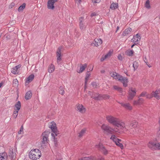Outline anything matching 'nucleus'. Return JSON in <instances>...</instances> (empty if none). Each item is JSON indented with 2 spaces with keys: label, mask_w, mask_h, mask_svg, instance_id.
Wrapping results in <instances>:
<instances>
[{
  "label": "nucleus",
  "mask_w": 160,
  "mask_h": 160,
  "mask_svg": "<svg viewBox=\"0 0 160 160\" xmlns=\"http://www.w3.org/2000/svg\"><path fill=\"white\" fill-rule=\"evenodd\" d=\"M103 146V145L101 143H99L98 144L96 145L95 146L96 148H98V149L100 150Z\"/></svg>",
  "instance_id": "obj_43"
},
{
  "label": "nucleus",
  "mask_w": 160,
  "mask_h": 160,
  "mask_svg": "<svg viewBox=\"0 0 160 160\" xmlns=\"http://www.w3.org/2000/svg\"><path fill=\"white\" fill-rule=\"evenodd\" d=\"M119 75H117V74L116 72H112L110 73L111 76L114 78H115L118 79V76Z\"/></svg>",
  "instance_id": "obj_37"
},
{
  "label": "nucleus",
  "mask_w": 160,
  "mask_h": 160,
  "mask_svg": "<svg viewBox=\"0 0 160 160\" xmlns=\"http://www.w3.org/2000/svg\"><path fill=\"white\" fill-rule=\"evenodd\" d=\"M62 48L61 47H59L57 50L56 52V56L57 58V62L59 64L61 60V50Z\"/></svg>",
  "instance_id": "obj_10"
},
{
  "label": "nucleus",
  "mask_w": 160,
  "mask_h": 160,
  "mask_svg": "<svg viewBox=\"0 0 160 160\" xmlns=\"http://www.w3.org/2000/svg\"><path fill=\"white\" fill-rule=\"evenodd\" d=\"M34 75L33 74H31L26 79V83L28 84L31 82L33 79Z\"/></svg>",
  "instance_id": "obj_24"
},
{
  "label": "nucleus",
  "mask_w": 160,
  "mask_h": 160,
  "mask_svg": "<svg viewBox=\"0 0 160 160\" xmlns=\"http://www.w3.org/2000/svg\"><path fill=\"white\" fill-rule=\"evenodd\" d=\"M7 156L6 152L0 153V160H7Z\"/></svg>",
  "instance_id": "obj_21"
},
{
  "label": "nucleus",
  "mask_w": 160,
  "mask_h": 160,
  "mask_svg": "<svg viewBox=\"0 0 160 160\" xmlns=\"http://www.w3.org/2000/svg\"><path fill=\"white\" fill-rule=\"evenodd\" d=\"M26 4L25 3H23L22 5L20 6L18 8V11L19 12H22L23 9L25 7Z\"/></svg>",
  "instance_id": "obj_33"
},
{
  "label": "nucleus",
  "mask_w": 160,
  "mask_h": 160,
  "mask_svg": "<svg viewBox=\"0 0 160 160\" xmlns=\"http://www.w3.org/2000/svg\"><path fill=\"white\" fill-rule=\"evenodd\" d=\"M148 147L152 149H156V143L150 141L148 144Z\"/></svg>",
  "instance_id": "obj_19"
},
{
  "label": "nucleus",
  "mask_w": 160,
  "mask_h": 160,
  "mask_svg": "<svg viewBox=\"0 0 160 160\" xmlns=\"http://www.w3.org/2000/svg\"><path fill=\"white\" fill-rule=\"evenodd\" d=\"M101 150L104 154L106 155L108 153V151L103 146L102 147Z\"/></svg>",
  "instance_id": "obj_39"
},
{
  "label": "nucleus",
  "mask_w": 160,
  "mask_h": 160,
  "mask_svg": "<svg viewBox=\"0 0 160 160\" xmlns=\"http://www.w3.org/2000/svg\"><path fill=\"white\" fill-rule=\"evenodd\" d=\"M144 102V100L142 98H139L138 100L133 101V104L134 105H140L142 104Z\"/></svg>",
  "instance_id": "obj_17"
},
{
  "label": "nucleus",
  "mask_w": 160,
  "mask_h": 160,
  "mask_svg": "<svg viewBox=\"0 0 160 160\" xmlns=\"http://www.w3.org/2000/svg\"><path fill=\"white\" fill-rule=\"evenodd\" d=\"M79 160H93L92 158H91L89 157H84L82 158L79 159Z\"/></svg>",
  "instance_id": "obj_47"
},
{
  "label": "nucleus",
  "mask_w": 160,
  "mask_h": 160,
  "mask_svg": "<svg viewBox=\"0 0 160 160\" xmlns=\"http://www.w3.org/2000/svg\"><path fill=\"white\" fill-rule=\"evenodd\" d=\"M106 119L109 123L120 129L121 132H123L124 131L128 129L129 125H125L124 122L120 121L117 118L111 115H108L106 116Z\"/></svg>",
  "instance_id": "obj_1"
},
{
  "label": "nucleus",
  "mask_w": 160,
  "mask_h": 160,
  "mask_svg": "<svg viewBox=\"0 0 160 160\" xmlns=\"http://www.w3.org/2000/svg\"><path fill=\"white\" fill-rule=\"evenodd\" d=\"M15 107L17 108L16 111H18L21 108V103L20 101H18L15 104Z\"/></svg>",
  "instance_id": "obj_31"
},
{
  "label": "nucleus",
  "mask_w": 160,
  "mask_h": 160,
  "mask_svg": "<svg viewBox=\"0 0 160 160\" xmlns=\"http://www.w3.org/2000/svg\"><path fill=\"white\" fill-rule=\"evenodd\" d=\"M92 2L93 3H98L100 2V0H92Z\"/></svg>",
  "instance_id": "obj_51"
},
{
  "label": "nucleus",
  "mask_w": 160,
  "mask_h": 160,
  "mask_svg": "<svg viewBox=\"0 0 160 160\" xmlns=\"http://www.w3.org/2000/svg\"><path fill=\"white\" fill-rule=\"evenodd\" d=\"M102 43V39L100 38H95L94 40L93 44L96 47H98Z\"/></svg>",
  "instance_id": "obj_18"
},
{
  "label": "nucleus",
  "mask_w": 160,
  "mask_h": 160,
  "mask_svg": "<svg viewBox=\"0 0 160 160\" xmlns=\"http://www.w3.org/2000/svg\"><path fill=\"white\" fill-rule=\"evenodd\" d=\"M79 27L82 30H85L87 26V23L85 22L84 18L82 17L80 18L79 20Z\"/></svg>",
  "instance_id": "obj_6"
},
{
  "label": "nucleus",
  "mask_w": 160,
  "mask_h": 160,
  "mask_svg": "<svg viewBox=\"0 0 160 160\" xmlns=\"http://www.w3.org/2000/svg\"><path fill=\"white\" fill-rule=\"evenodd\" d=\"M120 141H118L116 143H115L116 145L120 147L122 149L123 148V145L120 142Z\"/></svg>",
  "instance_id": "obj_41"
},
{
  "label": "nucleus",
  "mask_w": 160,
  "mask_h": 160,
  "mask_svg": "<svg viewBox=\"0 0 160 160\" xmlns=\"http://www.w3.org/2000/svg\"><path fill=\"white\" fill-rule=\"evenodd\" d=\"M15 5V4L13 3H12L9 6V8H12Z\"/></svg>",
  "instance_id": "obj_53"
},
{
  "label": "nucleus",
  "mask_w": 160,
  "mask_h": 160,
  "mask_svg": "<svg viewBox=\"0 0 160 160\" xmlns=\"http://www.w3.org/2000/svg\"><path fill=\"white\" fill-rule=\"evenodd\" d=\"M54 144L55 146L56 147H57V146H58V143H57V142L56 141H55V140L54 141Z\"/></svg>",
  "instance_id": "obj_56"
},
{
  "label": "nucleus",
  "mask_w": 160,
  "mask_h": 160,
  "mask_svg": "<svg viewBox=\"0 0 160 160\" xmlns=\"http://www.w3.org/2000/svg\"><path fill=\"white\" fill-rule=\"evenodd\" d=\"M141 39V38L138 34H137L134 35L132 39V42H133L135 44H138L140 42Z\"/></svg>",
  "instance_id": "obj_14"
},
{
  "label": "nucleus",
  "mask_w": 160,
  "mask_h": 160,
  "mask_svg": "<svg viewBox=\"0 0 160 160\" xmlns=\"http://www.w3.org/2000/svg\"><path fill=\"white\" fill-rule=\"evenodd\" d=\"M18 81L17 79H14L13 82V86L14 87L17 88L18 86Z\"/></svg>",
  "instance_id": "obj_34"
},
{
  "label": "nucleus",
  "mask_w": 160,
  "mask_h": 160,
  "mask_svg": "<svg viewBox=\"0 0 160 160\" xmlns=\"http://www.w3.org/2000/svg\"><path fill=\"white\" fill-rule=\"evenodd\" d=\"M87 66V65L86 64H84L83 66H82L80 68V70L79 71H78V72L81 73L85 69Z\"/></svg>",
  "instance_id": "obj_32"
},
{
  "label": "nucleus",
  "mask_w": 160,
  "mask_h": 160,
  "mask_svg": "<svg viewBox=\"0 0 160 160\" xmlns=\"http://www.w3.org/2000/svg\"><path fill=\"white\" fill-rule=\"evenodd\" d=\"M138 122L135 121H132V122L128 123L126 125H129L128 129L125 131L128 130L131 134L135 135L137 133V130L135 128L137 127Z\"/></svg>",
  "instance_id": "obj_4"
},
{
  "label": "nucleus",
  "mask_w": 160,
  "mask_h": 160,
  "mask_svg": "<svg viewBox=\"0 0 160 160\" xmlns=\"http://www.w3.org/2000/svg\"><path fill=\"white\" fill-rule=\"evenodd\" d=\"M16 153L13 151L12 148L10 149L9 151L8 155L11 159H14L15 158Z\"/></svg>",
  "instance_id": "obj_16"
},
{
  "label": "nucleus",
  "mask_w": 160,
  "mask_h": 160,
  "mask_svg": "<svg viewBox=\"0 0 160 160\" xmlns=\"http://www.w3.org/2000/svg\"><path fill=\"white\" fill-rule=\"evenodd\" d=\"M125 109L127 110H131L132 109V106L129 103H120Z\"/></svg>",
  "instance_id": "obj_20"
},
{
  "label": "nucleus",
  "mask_w": 160,
  "mask_h": 160,
  "mask_svg": "<svg viewBox=\"0 0 160 160\" xmlns=\"http://www.w3.org/2000/svg\"><path fill=\"white\" fill-rule=\"evenodd\" d=\"M59 93L60 94H63L64 93V88L62 86H61L59 89Z\"/></svg>",
  "instance_id": "obj_35"
},
{
  "label": "nucleus",
  "mask_w": 160,
  "mask_h": 160,
  "mask_svg": "<svg viewBox=\"0 0 160 160\" xmlns=\"http://www.w3.org/2000/svg\"><path fill=\"white\" fill-rule=\"evenodd\" d=\"M118 79L122 83L124 87H126L127 86L128 80L127 78L118 75Z\"/></svg>",
  "instance_id": "obj_8"
},
{
  "label": "nucleus",
  "mask_w": 160,
  "mask_h": 160,
  "mask_svg": "<svg viewBox=\"0 0 160 160\" xmlns=\"http://www.w3.org/2000/svg\"><path fill=\"white\" fill-rule=\"evenodd\" d=\"M48 127L51 128L52 131L57 135V128L56 127L55 123L54 122H52L49 124L48 125Z\"/></svg>",
  "instance_id": "obj_13"
},
{
  "label": "nucleus",
  "mask_w": 160,
  "mask_h": 160,
  "mask_svg": "<svg viewBox=\"0 0 160 160\" xmlns=\"http://www.w3.org/2000/svg\"><path fill=\"white\" fill-rule=\"evenodd\" d=\"M55 70V67L52 64H51L49 67L48 72L49 73H52Z\"/></svg>",
  "instance_id": "obj_27"
},
{
  "label": "nucleus",
  "mask_w": 160,
  "mask_h": 160,
  "mask_svg": "<svg viewBox=\"0 0 160 160\" xmlns=\"http://www.w3.org/2000/svg\"><path fill=\"white\" fill-rule=\"evenodd\" d=\"M41 155V151L38 149H32L29 154V158L33 160L39 158Z\"/></svg>",
  "instance_id": "obj_3"
},
{
  "label": "nucleus",
  "mask_w": 160,
  "mask_h": 160,
  "mask_svg": "<svg viewBox=\"0 0 160 160\" xmlns=\"http://www.w3.org/2000/svg\"><path fill=\"white\" fill-rule=\"evenodd\" d=\"M138 65L137 62H134L133 64V67L134 68V71H135L137 69L138 67Z\"/></svg>",
  "instance_id": "obj_38"
},
{
  "label": "nucleus",
  "mask_w": 160,
  "mask_h": 160,
  "mask_svg": "<svg viewBox=\"0 0 160 160\" xmlns=\"http://www.w3.org/2000/svg\"><path fill=\"white\" fill-rule=\"evenodd\" d=\"M21 67V65H19L14 67L12 69V72L14 74H18L19 73L18 69Z\"/></svg>",
  "instance_id": "obj_15"
},
{
  "label": "nucleus",
  "mask_w": 160,
  "mask_h": 160,
  "mask_svg": "<svg viewBox=\"0 0 160 160\" xmlns=\"http://www.w3.org/2000/svg\"><path fill=\"white\" fill-rule=\"evenodd\" d=\"M32 96V92L30 91H28L26 94L25 99L27 100L31 98Z\"/></svg>",
  "instance_id": "obj_25"
},
{
  "label": "nucleus",
  "mask_w": 160,
  "mask_h": 160,
  "mask_svg": "<svg viewBox=\"0 0 160 160\" xmlns=\"http://www.w3.org/2000/svg\"><path fill=\"white\" fill-rule=\"evenodd\" d=\"M99 97H101L102 98L104 99H108L110 96L109 95H102L101 96H99Z\"/></svg>",
  "instance_id": "obj_40"
},
{
  "label": "nucleus",
  "mask_w": 160,
  "mask_h": 160,
  "mask_svg": "<svg viewBox=\"0 0 160 160\" xmlns=\"http://www.w3.org/2000/svg\"><path fill=\"white\" fill-rule=\"evenodd\" d=\"M119 29V27L118 26L117 28V30L116 31V32H117V31Z\"/></svg>",
  "instance_id": "obj_61"
},
{
  "label": "nucleus",
  "mask_w": 160,
  "mask_h": 160,
  "mask_svg": "<svg viewBox=\"0 0 160 160\" xmlns=\"http://www.w3.org/2000/svg\"><path fill=\"white\" fill-rule=\"evenodd\" d=\"M58 0H48L47 3V8L48 9L53 10L54 8V3Z\"/></svg>",
  "instance_id": "obj_11"
},
{
  "label": "nucleus",
  "mask_w": 160,
  "mask_h": 160,
  "mask_svg": "<svg viewBox=\"0 0 160 160\" xmlns=\"http://www.w3.org/2000/svg\"><path fill=\"white\" fill-rule=\"evenodd\" d=\"M76 3H80L81 2V0H75Z\"/></svg>",
  "instance_id": "obj_55"
},
{
  "label": "nucleus",
  "mask_w": 160,
  "mask_h": 160,
  "mask_svg": "<svg viewBox=\"0 0 160 160\" xmlns=\"http://www.w3.org/2000/svg\"><path fill=\"white\" fill-rule=\"evenodd\" d=\"M85 129H82L81 130L80 132L79 133V137H82L85 133Z\"/></svg>",
  "instance_id": "obj_44"
},
{
  "label": "nucleus",
  "mask_w": 160,
  "mask_h": 160,
  "mask_svg": "<svg viewBox=\"0 0 160 160\" xmlns=\"http://www.w3.org/2000/svg\"><path fill=\"white\" fill-rule=\"evenodd\" d=\"M135 44H133L132 45V46H131V48H132L133 46L135 45Z\"/></svg>",
  "instance_id": "obj_64"
},
{
  "label": "nucleus",
  "mask_w": 160,
  "mask_h": 160,
  "mask_svg": "<svg viewBox=\"0 0 160 160\" xmlns=\"http://www.w3.org/2000/svg\"><path fill=\"white\" fill-rule=\"evenodd\" d=\"M133 52H134L133 51L128 50L126 52V53L128 56H132V55Z\"/></svg>",
  "instance_id": "obj_36"
},
{
  "label": "nucleus",
  "mask_w": 160,
  "mask_h": 160,
  "mask_svg": "<svg viewBox=\"0 0 160 160\" xmlns=\"http://www.w3.org/2000/svg\"><path fill=\"white\" fill-rule=\"evenodd\" d=\"M113 87L115 90H117L119 92L121 93L122 92V88L116 85H114Z\"/></svg>",
  "instance_id": "obj_30"
},
{
  "label": "nucleus",
  "mask_w": 160,
  "mask_h": 160,
  "mask_svg": "<svg viewBox=\"0 0 160 160\" xmlns=\"http://www.w3.org/2000/svg\"><path fill=\"white\" fill-rule=\"evenodd\" d=\"M77 110L82 113H84L86 111L85 108L82 104L78 103L76 105Z\"/></svg>",
  "instance_id": "obj_12"
},
{
  "label": "nucleus",
  "mask_w": 160,
  "mask_h": 160,
  "mask_svg": "<svg viewBox=\"0 0 160 160\" xmlns=\"http://www.w3.org/2000/svg\"><path fill=\"white\" fill-rule=\"evenodd\" d=\"M118 58L120 60H122V57L121 55H119L118 56Z\"/></svg>",
  "instance_id": "obj_52"
},
{
  "label": "nucleus",
  "mask_w": 160,
  "mask_h": 160,
  "mask_svg": "<svg viewBox=\"0 0 160 160\" xmlns=\"http://www.w3.org/2000/svg\"><path fill=\"white\" fill-rule=\"evenodd\" d=\"M92 85L94 88H97L98 86V84L95 82H92Z\"/></svg>",
  "instance_id": "obj_45"
},
{
  "label": "nucleus",
  "mask_w": 160,
  "mask_h": 160,
  "mask_svg": "<svg viewBox=\"0 0 160 160\" xmlns=\"http://www.w3.org/2000/svg\"><path fill=\"white\" fill-rule=\"evenodd\" d=\"M118 7V4L117 3H112L111 6L110 8L112 10H114L117 8Z\"/></svg>",
  "instance_id": "obj_29"
},
{
  "label": "nucleus",
  "mask_w": 160,
  "mask_h": 160,
  "mask_svg": "<svg viewBox=\"0 0 160 160\" xmlns=\"http://www.w3.org/2000/svg\"><path fill=\"white\" fill-rule=\"evenodd\" d=\"M146 60V57H144L143 58V60L145 62H146L145 61V60Z\"/></svg>",
  "instance_id": "obj_60"
},
{
  "label": "nucleus",
  "mask_w": 160,
  "mask_h": 160,
  "mask_svg": "<svg viewBox=\"0 0 160 160\" xmlns=\"http://www.w3.org/2000/svg\"><path fill=\"white\" fill-rule=\"evenodd\" d=\"M96 160H104V159L102 157L99 158Z\"/></svg>",
  "instance_id": "obj_59"
},
{
  "label": "nucleus",
  "mask_w": 160,
  "mask_h": 160,
  "mask_svg": "<svg viewBox=\"0 0 160 160\" xmlns=\"http://www.w3.org/2000/svg\"><path fill=\"white\" fill-rule=\"evenodd\" d=\"M96 13H95V12H94V13H92V14H91V16L93 17L94 16H96Z\"/></svg>",
  "instance_id": "obj_57"
},
{
  "label": "nucleus",
  "mask_w": 160,
  "mask_h": 160,
  "mask_svg": "<svg viewBox=\"0 0 160 160\" xmlns=\"http://www.w3.org/2000/svg\"><path fill=\"white\" fill-rule=\"evenodd\" d=\"M23 129V127H22V126H21V127L20 128L19 131L18 132V134H22V132Z\"/></svg>",
  "instance_id": "obj_49"
},
{
  "label": "nucleus",
  "mask_w": 160,
  "mask_h": 160,
  "mask_svg": "<svg viewBox=\"0 0 160 160\" xmlns=\"http://www.w3.org/2000/svg\"><path fill=\"white\" fill-rule=\"evenodd\" d=\"M101 72L102 73H103L105 71L104 70H102L101 71Z\"/></svg>",
  "instance_id": "obj_62"
},
{
  "label": "nucleus",
  "mask_w": 160,
  "mask_h": 160,
  "mask_svg": "<svg viewBox=\"0 0 160 160\" xmlns=\"http://www.w3.org/2000/svg\"><path fill=\"white\" fill-rule=\"evenodd\" d=\"M49 134L50 133L48 131H45L42 133L41 137L42 138V143L43 144L47 143V140Z\"/></svg>",
  "instance_id": "obj_9"
},
{
  "label": "nucleus",
  "mask_w": 160,
  "mask_h": 160,
  "mask_svg": "<svg viewBox=\"0 0 160 160\" xmlns=\"http://www.w3.org/2000/svg\"><path fill=\"white\" fill-rule=\"evenodd\" d=\"M145 62V63H146V64L148 66V67H149V68H150V67H151V66L148 63V62Z\"/></svg>",
  "instance_id": "obj_58"
},
{
  "label": "nucleus",
  "mask_w": 160,
  "mask_h": 160,
  "mask_svg": "<svg viewBox=\"0 0 160 160\" xmlns=\"http://www.w3.org/2000/svg\"><path fill=\"white\" fill-rule=\"evenodd\" d=\"M111 52H109L107 54L105 55L104 56L102 57L101 58V61H104L105 59L110 57V56L111 55Z\"/></svg>",
  "instance_id": "obj_28"
},
{
  "label": "nucleus",
  "mask_w": 160,
  "mask_h": 160,
  "mask_svg": "<svg viewBox=\"0 0 160 160\" xmlns=\"http://www.w3.org/2000/svg\"><path fill=\"white\" fill-rule=\"evenodd\" d=\"M132 30V28H130L126 29L123 32V35L125 36L128 35V34L130 33Z\"/></svg>",
  "instance_id": "obj_23"
},
{
  "label": "nucleus",
  "mask_w": 160,
  "mask_h": 160,
  "mask_svg": "<svg viewBox=\"0 0 160 160\" xmlns=\"http://www.w3.org/2000/svg\"><path fill=\"white\" fill-rule=\"evenodd\" d=\"M156 149H160V143H156Z\"/></svg>",
  "instance_id": "obj_50"
},
{
  "label": "nucleus",
  "mask_w": 160,
  "mask_h": 160,
  "mask_svg": "<svg viewBox=\"0 0 160 160\" xmlns=\"http://www.w3.org/2000/svg\"><path fill=\"white\" fill-rule=\"evenodd\" d=\"M102 129L107 134H112L114 131L116 132L120 133L121 131L118 128H116V129H114L109 125L103 124L101 126Z\"/></svg>",
  "instance_id": "obj_2"
},
{
  "label": "nucleus",
  "mask_w": 160,
  "mask_h": 160,
  "mask_svg": "<svg viewBox=\"0 0 160 160\" xmlns=\"http://www.w3.org/2000/svg\"><path fill=\"white\" fill-rule=\"evenodd\" d=\"M160 93V90H157L155 92L153 91L151 93V95L150 96L149 95H147V98H150L153 97H154L157 99H160V96L159 95Z\"/></svg>",
  "instance_id": "obj_7"
},
{
  "label": "nucleus",
  "mask_w": 160,
  "mask_h": 160,
  "mask_svg": "<svg viewBox=\"0 0 160 160\" xmlns=\"http://www.w3.org/2000/svg\"><path fill=\"white\" fill-rule=\"evenodd\" d=\"M93 68H92L91 70L89 69V70H88L87 72H89L90 71H92V70ZM90 73L88 72H87L86 74V77L85 78V87L86 86V84H87V81H88V78L90 76Z\"/></svg>",
  "instance_id": "obj_26"
},
{
  "label": "nucleus",
  "mask_w": 160,
  "mask_h": 160,
  "mask_svg": "<svg viewBox=\"0 0 160 160\" xmlns=\"http://www.w3.org/2000/svg\"><path fill=\"white\" fill-rule=\"evenodd\" d=\"M18 111H14V113L12 115V116L14 118H16L17 117V116L18 115Z\"/></svg>",
  "instance_id": "obj_46"
},
{
  "label": "nucleus",
  "mask_w": 160,
  "mask_h": 160,
  "mask_svg": "<svg viewBox=\"0 0 160 160\" xmlns=\"http://www.w3.org/2000/svg\"><path fill=\"white\" fill-rule=\"evenodd\" d=\"M110 139L113 141L115 143H116L118 141H121V140L120 139L118 138L114 134L112 135Z\"/></svg>",
  "instance_id": "obj_22"
},
{
  "label": "nucleus",
  "mask_w": 160,
  "mask_h": 160,
  "mask_svg": "<svg viewBox=\"0 0 160 160\" xmlns=\"http://www.w3.org/2000/svg\"><path fill=\"white\" fill-rule=\"evenodd\" d=\"M147 95H148L147 94V92H142L140 95V97H144L146 95L147 96Z\"/></svg>",
  "instance_id": "obj_48"
},
{
  "label": "nucleus",
  "mask_w": 160,
  "mask_h": 160,
  "mask_svg": "<svg viewBox=\"0 0 160 160\" xmlns=\"http://www.w3.org/2000/svg\"><path fill=\"white\" fill-rule=\"evenodd\" d=\"M136 89L132 88H129L128 91V99L129 100H132L136 94Z\"/></svg>",
  "instance_id": "obj_5"
},
{
  "label": "nucleus",
  "mask_w": 160,
  "mask_h": 160,
  "mask_svg": "<svg viewBox=\"0 0 160 160\" xmlns=\"http://www.w3.org/2000/svg\"><path fill=\"white\" fill-rule=\"evenodd\" d=\"M145 7L148 9H149L150 8L149 1V0H147L146 1V3L145 4Z\"/></svg>",
  "instance_id": "obj_42"
},
{
  "label": "nucleus",
  "mask_w": 160,
  "mask_h": 160,
  "mask_svg": "<svg viewBox=\"0 0 160 160\" xmlns=\"http://www.w3.org/2000/svg\"><path fill=\"white\" fill-rule=\"evenodd\" d=\"M2 83H0V88H1V86H2Z\"/></svg>",
  "instance_id": "obj_63"
},
{
  "label": "nucleus",
  "mask_w": 160,
  "mask_h": 160,
  "mask_svg": "<svg viewBox=\"0 0 160 160\" xmlns=\"http://www.w3.org/2000/svg\"><path fill=\"white\" fill-rule=\"evenodd\" d=\"M59 157V155H57L56 156V160H62V159L61 158H58Z\"/></svg>",
  "instance_id": "obj_54"
}]
</instances>
